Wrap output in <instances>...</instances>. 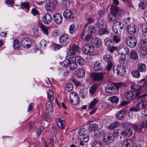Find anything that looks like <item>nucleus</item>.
<instances>
[{
	"mask_svg": "<svg viewBox=\"0 0 147 147\" xmlns=\"http://www.w3.org/2000/svg\"><path fill=\"white\" fill-rule=\"evenodd\" d=\"M123 12V10L113 5L110 8L111 15L109 16V19L111 22H113L117 19V17L120 16Z\"/></svg>",
	"mask_w": 147,
	"mask_h": 147,
	"instance_id": "f257e3e1",
	"label": "nucleus"
},
{
	"mask_svg": "<svg viewBox=\"0 0 147 147\" xmlns=\"http://www.w3.org/2000/svg\"><path fill=\"white\" fill-rule=\"evenodd\" d=\"M69 101L73 105H76L79 103L80 98L79 95L75 92L70 93L69 96Z\"/></svg>",
	"mask_w": 147,
	"mask_h": 147,
	"instance_id": "f03ea898",
	"label": "nucleus"
},
{
	"mask_svg": "<svg viewBox=\"0 0 147 147\" xmlns=\"http://www.w3.org/2000/svg\"><path fill=\"white\" fill-rule=\"evenodd\" d=\"M21 44L22 46L25 48H30L32 44L31 39L26 36H24L23 35H21Z\"/></svg>",
	"mask_w": 147,
	"mask_h": 147,
	"instance_id": "7ed1b4c3",
	"label": "nucleus"
},
{
	"mask_svg": "<svg viewBox=\"0 0 147 147\" xmlns=\"http://www.w3.org/2000/svg\"><path fill=\"white\" fill-rule=\"evenodd\" d=\"M103 59L105 62H107L106 67L107 71H110L113 65L112 56L109 54H105L103 56Z\"/></svg>",
	"mask_w": 147,
	"mask_h": 147,
	"instance_id": "20e7f679",
	"label": "nucleus"
},
{
	"mask_svg": "<svg viewBox=\"0 0 147 147\" xmlns=\"http://www.w3.org/2000/svg\"><path fill=\"white\" fill-rule=\"evenodd\" d=\"M105 74V72L94 73L91 74V77L94 81H100L103 79Z\"/></svg>",
	"mask_w": 147,
	"mask_h": 147,
	"instance_id": "39448f33",
	"label": "nucleus"
},
{
	"mask_svg": "<svg viewBox=\"0 0 147 147\" xmlns=\"http://www.w3.org/2000/svg\"><path fill=\"white\" fill-rule=\"evenodd\" d=\"M94 48L93 45H85L83 48L84 52L86 54L90 55L93 54L94 52Z\"/></svg>",
	"mask_w": 147,
	"mask_h": 147,
	"instance_id": "423d86ee",
	"label": "nucleus"
},
{
	"mask_svg": "<svg viewBox=\"0 0 147 147\" xmlns=\"http://www.w3.org/2000/svg\"><path fill=\"white\" fill-rule=\"evenodd\" d=\"M141 54L143 56H145L147 54V42L145 40H142L140 43Z\"/></svg>",
	"mask_w": 147,
	"mask_h": 147,
	"instance_id": "0eeeda50",
	"label": "nucleus"
},
{
	"mask_svg": "<svg viewBox=\"0 0 147 147\" xmlns=\"http://www.w3.org/2000/svg\"><path fill=\"white\" fill-rule=\"evenodd\" d=\"M114 136L115 137L117 138L119 137L120 138H121V135L128 136V130H124L122 131L120 129H117L114 130Z\"/></svg>",
	"mask_w": 147,
	"mask_h": 147,
	"instance_id": "6e6552de",
	"label": "nucleus"
},
{
	"mask_svg": "<svg viewBox=\"0 0 147 147\" xmlns=\"http://www.w3.org/2000/svg\"><path fill=\"white\" fill-rule=\"evenodd\" d=\"M113 70L114 73L115 72L119 76L124 75L126 72L125 68L121 66H117L116 69L113 68Z\"/></svg>",
	"mask_w": 147,
	"mask_h": 147,
	"instance_id": "1a4fd4ad",
	"label": "nucleus"
},
{
	"mask_svg": "<svg viewBox=\"0 0 147 147\" xmlns=\"http://www.w3.org/2000/svg\"><path fill=\"white\" fill-rule=\"evenodd\" d=\"M57 1L54 0L52 2H47L45 5L46 9L47 10L53 11L54 10L57 5Z\"/></svg>",
	"mask_w": 147,
	"mask_h": 147,
	"instance_id": "9d476101",
	"label": "nucleus"
},
{
	"mask_svg": "<svg viewBox=\"0 0 147 147\" xmlns=\"http://www.w3.org/2000/svg\"><path fill=\"white\" fill-rule=\"evenodd\" d=\"M141 92H133L132 93V95L130 97L131 99H133L138 100L141 97L146 95V94L140 95Z\"/></svg>",
	"mask_w": 147,
	"mask_h": 147,
	"instance_id": "9b49d317",
	"label": "nucleus"
},
{
	"mask_svg": "<svg viewBox=\"0 0 147 147\" xmlns=\"http://www.w3.org/2000/svg\"><path fill=\"white\" fill-rule=\"evenodd\" d=\"M113 134H110L107 135L106 136H104V138L102 139V142L103 143L106 144L110 143L113 141Z\"/></svg>",
	"mask_w": 147,
	"mask_h": 147,
	"instance_id": "f8f14e48",
	"label": "nucleus"
},
{
	"mask_svg": "<svg viewBox=\"0 0 147 147\" xmlns=\"http://www.w3.org/2000/svg\"><path fill=\"white\" fill-rule=\"evenodd\" d=\"M59 40L61 43L66 44L69 41V39L67 35L66 34H62L59 37Z\"/></svg>",
	"mask_w": 147,
	"mask_h": 147,
	"instance_id": "ddd939ff",
	"label": "nucleus"
},
{
	"mask_svg": "<svg viewBox=\"0 0 147 147\" xmlns=\"http://www.w3.org/2000/svg\"><path fill=\"white\" fill-rule=\"evenodd\" d=\"M92 35L91 34L88 33V32H87L84 31L82 34L81 38L82 39L86 41H89L91 38Z\"/></svg>",
	"mask_w": 147,
	"mask_h": 147,
	"instance_id": "4468645a",
	"label": "nucleus"
},
{
	"mask_svg": "<svg viewBox=\"0 0 147 147\" xmlns=\"http://www.w3.org/2000/svg\"><path fill=\"white\" fill-rule=\"evenodd\" d=\"M91 42L92 45L95 47H96V48L100 47L101 44V41L97 37L93 38L91 40Z\"/></svg>",
	"mask_w": 147,
	"mask_h": 147,
	"instance_id": "2eb2a0df",
	"label": "nucleus"
},
{
	"mask_svg": "<svg viewBox=\"0 0 147 147\" xmlns=\"http://www.w3.org/2000/svg\"><path fill=\"white\" fill-rule=\"evenodd\" d=\"M43 22L46 24H48L51 23L52 20V18L51 15L49 14L45 15L42 18Z\"/></svg>",
	"mask_w": 147,
	"mask_h": 147,
	"instance_id": "dca6fc26",
	"label": "nucleus"
},
{
	"mask_svg": "<svg viewBox=\"0 0 147 147\" xmlns=\"http://www.w3.org/2000/svg\"><path fill=\"white\" fill-rule=\"evenodd\" d=\"M128 51V48L125 46L120 47L119 49H118L117 50V52L119 54L123 55H127Z\"/></svg>",
	"mask_w": 147,
	"mask_h": 147,
	"instance_id": "f3484780",
	"label": "nucleus"
},
{
	"mask_svg": "<svg viewBox=\"0 0 147 147\" xmlns=\"http://www.w3.org/2000/svg\"><path fill=\"white\" fill-rule=\"evenodd\" d=\"M137 40L134 36H129V47L131 48L134 47L136 45Z\"/></svg>",
	"mask_w": 147,
	"mask_h": 147,
	"instance_id": "a211bd4d",
	"label": "nucleus"
},
{
	"mask_svg": "<svg viewBox=\"0 0 147 147\" xmlns=\"http://www.w3.org/2000/svg\"><path fill=\"white\" fill-rule=\"evenodd\" d=\"M76 77L79 78H83L85 75V71L82 68L78 69L76 72Z\"/></svg>",
	"mask_w": 147,
	"mask_h": 147,
	"instance_id": "6ab92c4d",
	"label": "nucleus"
},
{
	"mask_svg": "<svg viewBox=\"0 0 147 147\" xmlns=\"http://www.w3.org/2000/svg\"><path fill=\"white\" fill-rule=\"evenodd\" d=\"M53 20L56 23L59 24L62 22V17L59 13H55L53 16Z\"/></svg>",
	"mask_w": 147,
	"mask_h": 147,
	"instance_id": "aec40b11",
	"label": "nucleus"
},
{
	"mask_svg": "<svg viewBox=\"0 0 147 147\" xmlns=\"http://www.w3.org/2000/svg\"><path fill=\"white\" fill-rule=\"evenodd\" d=\"M63 15L64 17L66 18L72 19L74 18L73 12L69 10H66L64 12Z\"/></svg>",
	"mask_w": 147,
	"mask_h": 147,
	"instance_id": "412c9836",
	"label": "nucleus"
},
{
	"mask_svg": "<svg viewBox=\"0 0 147 147\" xmlns=\"http://www.w3.org/2000/svg\"><path fill=\"white\" fill-rule=\"evenodd\" d=\"M115 90V88L111 84H107L105 87V91L107 93L110 94H111Z\"/></svg>",
	"mask_w": 147,
	"mask_h": 147,
	"instance_id": "4be33fe9",
	"label": "nucleus"
},
{
	"mask_svg": "<svg viewBox=\"0 0 147 147\" xmlns=\"http://www.w3.org/2000/svg\"><path fill=\"white\" fill-rule=\"evenodd\" d=\"M147 104V102L144 99L141 100L137 104L136 106L139 108H144Z\"/></svg>",
	"mask_w": 147,
	"mask_h": 147,
	"instance_id": "5701e85b",
	"label": "nucleus"
},
{
	"mask_svg": "<svg viewBox=\"0 0 147 147\" xmlns=\"http://www.w3.org/2000/svg\"><path fill=\"white\" fill-rule=\"evenodd\" d=\"M78 64L74 60H70L68 67L69 69L71 70L75 69L77 67Z\"/></svg>",
	"mask_w": 147,
	"mask_h": 147,
	"instance_id": "b1692460",
	"label": "nucleus"
},
{
	"mask_svg": "<svg viewBox=\"0 0 147 147\" xmlns=\"http://www.w3.org/2000/svg\"><path fill=\"white\" fill-rule=\"evenodd\" d=\"M101 63L98 62H96L94 65V69L96 71L102 70V69Z\"/></svg>",
	"mask_w": 147,
	"mask_h": 147,
	"instance_id": "393cba45",
	"label": "nucleus"
},
{
	"mask_svg": "<svg viewBox=\"0 0 147 147\" xmlns=\"http://www.w3.org/2000/svg\"><path fill=\"white\" fill-rule=\"evenodd\" d=\"M98 88L97 84L94 83L92 84L89 89V92L91 94H95Z\"/></svg>",
	"mask_w": 147,
	"mask_h": 147,
	"instance_id": "a878e982",
	"label": "nucleus"
},
{
	"mask_svg": "<svg viewBox=\"0 0 147 147\" xmlns=\"http://www.w3.org/2000/svg\"><path fill=\"white\" fill-rule=\"evenodd\" d=\"M112 27L118 29L119 31L121 30L123 27V24L120 22L116 21L115 22L113 25Z\"/></svg>",
	"mask_w": 147,
	"mask_h": 147,
	"instance_id": "bb28decb",
	"label": "nucleus"
},
{
	"mask_svg": "<svg viewBox=\"0 0 147 147\" xmlns=\"http://www.w3.org/2000/svg\"><path fill=\"white\" fill-rule=\"evenodd\" d=\"M69 50L76 53L78 52L80 50L79 47L75 44H72L70 45Z\"/></svg>",
	"mask_w": 147,
	"mask_h": 147,
	"instance_id": "cd10ccee",
	"label": "nucleus"
},
{
	"mask_svg": "<svg viewBox=\"0 0 147 147\" xmlns=\"http://www.w3.org/2000/svg\"><path fill=\"white\" fill-rule=\"evenodd\" d=\"M125 116V111H123L120 110L117 114L116 118L117 119L121 120Z\"/></svg>",
	"mask_w": 147,
	"mask_h": 147,
	"instance_id": "c85d7f7f",
	"label": "nucleus"
},
{
	"mask_svg": "<svg viewBox=\"0 0 147 147\" xmlns=\"http://www.w3.org/2000/svg\"><path fill=\"white\" fill-rule=\"evenodd\" d=\"M138 70L141 72L146 71V65L144 64L140 63L137 65Z\"/></svg>",
	"mask_w": 147,
	"mask_h": 147,
	"instance_id": "c756f323",
	"label": "nucleus"
},
{
	"mask_svg": "<svg viewBox=\"0 0 147 147\" xmlns=\"http://www.w3.org/2000/svg\"><path fill=\"white\" fill-rule=\"evenodd\" d=\"M78 138L81 141L86 142L89 140V137L88 135H82V136H78Z\"/></svg>",
	"mask_w": 147,
	"mask_h": 147,
	"instance_id": "7c9ffc66",
	"label": "nucleus"
},
{
	"mask_svg": "<svg viewBox=\"0 0 147 147\" xmlns=\"http://www.w3.org/2000/svg\"><path fill=\"white\" fill-rule=\"evenodd\" d=\"M109 42L107 41L105 43V45L106 46L108 47V50L111 53L113 52L114 51L118 50V47H115L113 46H108V43Z\"/></svg>",
	"mask_w": 147,
	"mask_h": 147,
	"instance_id": "2f4dec72",
	"label": "nucleus"
},
{
	"mask_svg": "<svg viewBox=\"0 0 147 147\" xmlns=\"http://www.w3.org/2000/svg\"><path fill=\"white\" fill-rule=\"evenodd\" d=\"M65 121L63 119L59 118V121L57 122V125L58 127L61 129L65 128Z\"/></svg>",
	"mask_w": 147,
	"mask_h": 147,
	"instance_id": "473e14b6",
	"label": "nucleus"
},
{
	"mask_svg": "<svg viewBox=\"0 0 147 147\" xmlns=\"http://www.w3.org/2000/svg\"><path fill=\"white\" fill-rule=\"evenodd\" d=\"M98 125L96 124H90L88 126L89 130L91 131H94L98 129Z\"/></svg>",
	"mask_w": 147,
	"mask_h": 147,
	"instance_id": "72a5a7b5",
	"label": "nucleus"
},
{
	"mask_svg": "<svg viewBox=\"0 0 147 147\" xmlns=\"http://www.w3.org/2000/svg\"><path fill=\"white\" fill-rule=\"evenodd\" d=\"M98 100L95 98L91 101L90 105L88 106V108L89 109H91L95 107L96 103L98 102Z\"/></svg>",
	"mask_w": 147,
	"mask_h": 147,
	"instance_id": "f704fd0d",
	"label": "nucleus"
},
{
	"mask_svg": "<svg viewBox=\"0 0 147 147\" xmlns=\"http://www.w3.org/2000/svg\"><path fill=\"white\" fill-rule=\"evenodd\" d=\"M109 99L110 101L113 103H117L119 101L118 98L115 95L110 97Z\"/></svg>",
	"mask_w": 147,
	"mask_h": 147,
	"instance_id": "c9c22d12",
	"label": "nucleus"
},
{
	"mask_svg": "<svg viewBox=\"0 0 147 147\" xmlns=\"http://www.w3.org/2000/svg\"><path fill=\"white\" fill-rule=\"evenodd\" d=\"M136 26L134 25H131L129 26V34H132L136 32Z\"/></svg>",
	"mask_w": 147,
	"mask_h": 147,
	"instance_id": "e433bc0d",
	"label": "nucleus"
},
{
	"mask_svg": "<svg viewBox=\"0 0 147 147\" xmlns=\"http://www.w3.org/2000/svg\"><path fill=\"white\" fill-rule=\"evenodd\" d=\"M75 60L80 65H82L84 64V59L79 56L76 57Z\"/></svg>",
	"mask_w": 147,
	"mask_h": 147,
	"instance_id": "4c0bfd02",
	"label": "nucleus"
},
{
	"mask_svg": "<svg viewBox=\"0 0 147 147\" xmlns=\"http://www.w3.org/2000/svg\"><path fill=\"white\" fill-rule=\"evenodd\" d=\"M144 87V86H143V85L142 86L141 85H132L131 86V89L135 90L136 91H138L141 90L142 88Z\"/></svg>",
	"mask_w": 147,
	"mask_h": 147,
	"instance_id": "58836bf2",
	"label": "nucleus"
},
{
	"mask_svg": "<svg viewBox=\"0 0 147 147\" xmlns=\"http://www.w3.org/2000/svg\"><path fill=\"white\" fill-rule=\"evenodd\" d=\"M38 26L44 32L47 34H48V29L41 22H39Z\"/></svg>",
	"mask_w": 147,
	"mask_h": 147,
	"instance_id": "ea45409f",
	"label": "nucleus"
},
{
	"mask_svg": "<svg viewBox=\"0 0 147 147\" xmlns=\"http://www.w3.org/2000/svg\"><path fill=\"white\" fill-rule=\"evenodd\" d=\"M96 31V29L95 27L92 25H90L89 26L88 28V33L91 34L92 35V34L95 32Z\"/></svg>",
	"mask_w": 147,
	"mask_h": 147,
	"instance_id": "a19ab883",
	"label": "nucleus"
},
{
	"mask_svg": "<svg viewBox=\"0 0 147 147\" xmlns=\"http://www.w3.org/2000/svg\"><path fill=\"white\" fill-rule=\"evenodd\" d=\"M131 126L134 128V129L135 130L138 132H141L142 131V127H141L139 125H133L132 124H129V126Z\"/></svg>",
	"mask_w": 147,
	"mask_h": 147,
	"instance_id": "79ce46f5",
	"label": "nucleus"
},
{
	"mask_svg": "<svg viewBox=\"0 0 147 147\" xmlns=\"http://www.w3.org/2000/svg\"><path fill=\"white\" fill-rule=\"evenodd\" d=\"M130 57L131 59L134 60L138 58V55L137 53L134 51H131Z\"/></svg>",
	"mask_w": 147,
	"mask_h": 147,
	"instance_id": "37998d69",
	"label": "nucleus"
},
{
	"mask_svg": "<svg viewBox=\"0 0 147 147\" xmlns=\"http://www.w3.org/2000/svg\"><path fill=\"white\" fill-rule=\"evenodd\" d=\"M131 74L134 77L139 78L140 76V71L138 70H134L131 71Z\"/></svg>",
	"mask_w": 147,
	"mask_h": 147,
	"instance_id": "c03bdc74",
	"label": "nucleus"
},
{
	"mask_svg": "<svg viewBox=\"0 0 147 147\" xmlns=\"http://www.w3.org/2000/svg\"><path fill=\"white\" fill-rule=\"evenodd\" d=\"M13 47L15 49L17 50L20 48L19 42L17 40H14L13 43Z\"/></svg>",
	"mask_w": 147,
	"mask_h": 147,
	"instance_id": "a18cd8bd",
	"label": "nucleus"
},
{
	"mask_svg": "<svg viewBox=\"0 0 147 147\" xmlns=\"http://www.w3.org/2000/svg\"><path fill=\"white\" fill-rule=\"evenodd\" d=\"M78 133L79 134L78 136H81L82 135H87L86 130L84 128L80 129L78 131Z\"/></svg>",
	"mask_w": 147,
	"mask_h": 147,
	"instance_id": "49530a36",
	"label": "nucleus"
},
{
	"mask_svg": "<svg viewBox=\"0 0 147 147\" xmlns=\"http://www.w3.org/2000/svg\"><path fill=\"white\" fill-rule=\"evenodd\" d=\"M87 90L85 89H82L80 91V95L82 98H84L87 92Z\"/></svg>",
	"mask_w": 147,
	"mask_h": 147,
	"instance_id": "de8ad7c7",
	"label": "nucleus"
},
{
	"mask_svg": "<svg viewBox=\"0 0 147 147\" xmlns=\"http://www.w3.org/2000/svg\"><path fill=\"white\" fill-rule=\"evenodd\" d=\"M66 90L68 91H70L73 90V86L71 83H69L65 85Z\"/></svg>",
	"mask_w": 147,
	"mask_h": 147,
	"instance_id": "09e8293b",
	"label": "nucleus"
},
{
	"mask_svg": "<svg viewBox=\"0 0 147 147\" xmlns=\"http://www.w3.org/2000/svg\"><path fill=\"white\" fill-rule=\"evenodd\" d=\"M102 143L96 140L93 143L92 147H101Z\"/></svg>",
	"mask_w": 147,
	"mask_h": 147,
	"instance_id": "8fccbe9b",
	"label": "nucleus"
},
{
	"mask_svg": "<svg viewBox=\"0 0 147 147\" xmlns=\"http://www.w3.org/2000/svg\"><path fill=\"white\" fill-rule=\"evenodd\" d=\"M105 24L104 20H98L97 23V26L99 28L103 26Z\"/></svg>",
	"mask_w": 147,
	"mask_h": 147,
	"instance_id": "3c124183",
	"label": "nucleus"
},
{
	"mask_svg": "<svg viewBox=\"0 0 147 147\" xmlns=\"http://www.w3.org/2000/svg\"><path fill=\"white\" fill-rule=\"evenodd\" d=\"M47 109L49 112H51L52 110V104L50 101L47 102L46 104Z\"/></svg>",
	"mask_w": 147,
	"mask_h": 147,
	"instance_id": "603ef678",
	"label": "nucleus"
},
{
	"mask_svg": "<svg viewBox=\"0 0 147 147\" xmlns=\"http://www.w3.org/2000/svg\"><path fill=\"white\" fill-rule=\"evenodd\" d=\"M32 31L34 34L36 36H39L40 35V31L38 29L33 28Z\"/></svg>",
	"mask_w": 147,
	"mask_h": 147,
	"instance_id": "864d4df0",
	"label": "nucleus"
},
{
	"mask_svg": "<svg viewBox=\"0 0 147 147\" xmlns=\"http://www.w3.org/2000/svg\"><path fill=\"white\" fill-rule=\"evenodd\" d=\"M119 124V123L118 122H115L114 123H111L109 125V128L111 129H113L117 127Z\"/></svg>",
	"mask_w": 147,
	"mask_h": 147,
	"instance_id": "5fc2aeb1",
	"label": "nucleus"
},
{
	"mask_svg": "<svg viewBox=\"0 0 147 147\" xmlns=\"http://www.w3.org/2000/svg\"><path fill=\"white\" fill-rule=\"evenodd\" d=\"M70 60H68V59H66V60L61 62L60 63V64L65 67H67V66H69Z\"/></svg>",
	"mask_w": 147,
	"mask_h": 147,
	"instance_id": "6e6d98bb",
	"label": "nucleus"
},
{
	"mask_svg": "<svg viewBox=\"0 0 147 147\" xmlns=\"http://www.w3.org/2000/svg\"><path fill=\"white\" fill-rule=\"evenodd\" d=\"M76 30L75 25L74 24L70 26L69 28V32L70 33L72 34Z\"/></svg>",
	"mask_w": 147,
	"mask_h": 147,
	"instance_id": "4d7b16f0",
	"label": "nucleus"
},
{
	"mask_svg": "<svg viewBox=\"0 0 147 147\" xmlns=\"http://www.w3.org/2000/svg\"><path fill=\"white\" fill-rule=\"evenodd\" d=\"M99 33L100 34H108L109 33V32L107 29L104 28L100 30Z\"/></svg>",
	"mask_w": 147,
	"mask_h": 147,
	"instance_id": "13d9d810",
	"label": "nucleus"
},
{
	"mask_svg": "<svg viewBox=\"0 0 147 147\" xmlns=\"http://www.w3.org/2000/svg\"><path fill=\"white\" fill-rule=\"evenodd\" d=\"M68 54L69 57L70 58H73L75 57H76V52L70 51L69 50V51Z\"/></svg>",
	"mask_w": 147,
	"mask_h": 147,
	"instance_id": "bf43d9fd",
	"label": "nucleus"
},
{
	"mask_svg": "<svg viewBox=\"0 0 147 147\" xmlns=\"http://www.w3.org/2000/svg\"><path fill=\"white\" fill-rule=\"evenodd\" d=\"M127 59L125 58V55L120 57L119 60V63H125Z\"/></svg>",
	"mask_w": 147,
	"mask_h": 147,
	"instance_id": "052dcab7",
	"label": "nucleus"
},
{
	"mask_svg": "<svg viewBox=\"0 0 147 147\" xmlns=\"http://www.w3.org/2000/svg\"><path fill=\"white\" fill-rule=\"evenodd\" d=\"M48 97L51 100H52L54 99L53 94L51 90H49Z\"/></svg>",
	"mask_w": 147,
	"mask_h": 147,
	"instance_id": "680f3d73",
	"label": "nucleus"
},
{
	"mask_svg": "<svg viewBox=\"0 0 147 147\" xmlns=\"http://www.w3.org/2000/svg\"><path fill=\"white\" fill-rule=\"evenodd\" d=\"M113 37V40L116 43H118L121 41V39L119 36L115 35Z\"/></svg>",
	"mask_w": 147,
	"mask_h": 147,
	"instance_id": "e2e57ef3",
	"label": "nucleus"
},
{
	"mask_svg": "<svg viewBox=\"0 0 147 147\" xmlns=\"http://www.w3.org/2000/svg\"><path fill=\"white\" fill-rule=\"evenodd\" d=\"M142 29L141 31L142 34L144 33L147 32V24H146L142 26Z\"/></svg>",
	"mask_w": 147,
	"mask_h": 147,
	"instance_id": "0e129e2a",
	"label": "nucleus"
},
{
	"mask_svg": "<svg viewBox=\"0 0 147 147\" xmlns=\"http://www.w3.org/2000/svg\"><path fill=\"white\" fill-rule=\"evenodd\" d=\"M47 44V42L46 40H42L40 42V47L42 48H45Z\"/></svg>",
	"mask_w": 147,
	"mask_h": 147,
	"instance_id": "69168bd1",
	"label": "nucleus"
},
{
	"mask_svg": "<svg viewBox=\"0 0 147 147\" xmlns=\"http://www.w3.org/2000/svg\"><path fill=\"white\" fill-rule=\"evenodd\" d=\"M113 85L115 86L117 89L118 90L119 88L122 87L123 84L122 83H114Z\"/></svg>",
	"mask_w": 147,
	"mask_h": 147,
	"instance_id": "338daca9",
	"label": "nucleus"
},
{
	"mask_svg": "<svg viewBox=\"0 0 147 147\" xmlns=\"http://www.w3.org/2000/svg\"><path fill=\"white\" fill-rule=\"evenodd\" d=\"M144 81V82L143 84V86H144V87L147 89V76L145 78L141 80V82Z\"/></svg>",
	"mask_w": 147,
	"mask_h": 147,
	"instance_id": "774afa93",
	"label": "nucleus"
}]
</instances>
